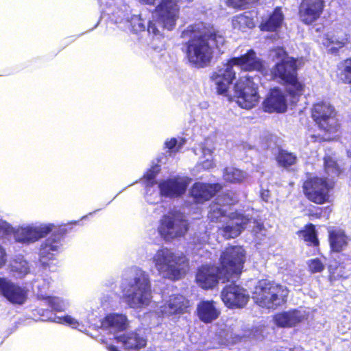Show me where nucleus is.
<instances>
[{
	"label": "nucleus",
	"mask_w": 351,
	"mask_h": 351,
	"mask_svg": "<svg viewBox=\"0 0 351 351\" xmlns=\"http://www.w3.org/2000/svg\"><path fill=\"white\" fill-rule=\"evenodd\" d=\"M221 189L219 184L195 182L190 190V195L195 202L203 203L214 197Z\"/></svg>",
	"instance_id": "nucleus-18"
},
{
	"label": "nucleus",
	"mask_w": 351,
	"mask_h": 351,
	"mask_svg": "<svg viewBox=\"0 0 351 351\" xmlns=\"http://www.w3.org/2000/svg\"><path fill=\"white\" fill-rule=\"evenodd\" d=\"M114 339L122 343L127 350H138L147 345V339L135 332L117 336Z\"/></svg>",
	"instance_id": "nucleus-24"
},
{
	"label": "nucleus",
	"mask_w": 351,
	"mask_h": 351,
	"mask_svg": "<svg viewBox=\"0 0 351 351\" xmlns=\"http://www.w3.org/2000/svg\"><path fill=\"white\" fill-rule=\"evenodd\" d=\"M182 141V142L178 143L177 138L172 137L165 142V147L168 149L169 155L175 154L180 150L184 142L183 138Z\"/></svg>",
	"instance_id": "nucleus-35"
},
{
	"label": "nucleus",
	"mask_w": 351,
	"mask_h": 351,
	"mask_svg": "<svg viewBox=\"0 0 351 351\" xmlns=\"http://www.w3.org/2000/svg\"><path fill=\"white\" fill-rule=\"evenodd\" d=\"M190 301L182 294H173L162 306V313L168 316L182 315L190 313Z\"/></svg>",
	"instance_id": "nucleus-16"
},
{
	"label": "nucleus",
	"mask_w": 351,
	"mask_h": 351,
	"mask_svg": "<svg viewBox=\"0 0 351 351\" xmlns=\"http://www.w3.org/2000/svg\"><path fill=\"white\" fill-rule=\"evenodd\" d=\"M308 265L312 273L321 272L324 268V264L319 258H313L309 260L308 261Z\"/></svg>",
	"instance_id": "nucleus-39"
},
{
	"label": "nucleus",
	"mask_w": 351,
	"mask_h": 351,
	"mask_svg": "<svg viewBox=\"0 0 351 351\" xmlns=\"http://www.w3.org/2000/svg\"><path fill=\"white\" fill-rule=\"evenodd\" d=\"M191 180L188 177L180 176L162 180L158 185L160 195L169 198L182 197L186 192Z\"/></svg>",
	"instance_id": "nucleus-13"
},
{
	"label": "nucleus",
	"mask_w": 351,
	"mask_h": 351,
	"mask_svg": "<svg viewBox=\"0 0 351 351\" xmlns=\"http://www.w3.org/2000/svg\"><path fill=\"white\" fill-rule=\"evenodd\" d=\"M258 0H243V10L248 8L247 5L256 3Z\"/></svg>",
	"instance_id": "nucleus-50"
},
{
	"label": "nucleus",
	"mask_w": 351,
	"mask_h": 351,
	"mask_svg": "<svg viewBox=\"0 0 351 351\" xmlns=\"http://www.w3.org/2000/svg\"><path fill=\"white\" fill-rule=\"evenodd\" d=\"M64 321L66 324H68L69 325L72 326H75L78 324V322L75 319H74L69 315H66L64 317Z\"/></svg>",
	"instance_id": "nucleus-46"
},
{
	"label": "nucleus",
	"mask_w": 351,
	"mask_h": 351,
	"mask_svg": "<svg viewBox=\"0 0 351 351\" xmlns=\"http://www.w3.org/2000/svg\"><path fill=\"white\" fill-rule=\"evenodd\" d=\"M247 331H245V333L243 334V338L244 337L248 336L252 339H259L263 337L261 332L258 328H253L249 334H247Z\"/></svg>",
	"instance_id": "nucleus-42"
},
{
	"label": "nucleus",
	"mask_w": 351,
	"mask_h": 351,
	"mask_svg": "<svg viewBox=\"0 0 351 351\" xmlns=\"http://www.w3.org/2000/svg\"><path fill=\"white\" fill-rule=\"evenodd\" d=\"M160 169L159 166L156 165L149 169L147 172L144 174V178L149 186H153L156 182L155 178L157 174L160 172Z\"/></svg>",
	"instance_id": "nucleus-37"
},
{
	"label": "nucleus",
	"mask_w": 351,
	"mask_h": 351,
	"mask_svg": "<svg viewBox=\"0 0 351 351\" xmlns=\"http://www.w3.org/2000/svg\"><path fill=\"white\" fill-rule=\"evenodd\" d=\"M73 232L71 224H63L55 226L47 224L38 227H19L12 232L16 241L22 243H30L46 237L52 232L41 245L39 251V261L43 267L49 266L50 261L55 260L61 246V241L64 237Z\"/></svg>",
	"instance_id": "nucleus-3"
},
{
	"label": "nucleus",
	"mask_w": 351,
	"mask_h": 351,
	"mask_svg": "<svg viewBox=\"0 0 351 351\" xmlns=\"http://www.w3.org/2000/svg\"><path fill=\"white\" fill-rule=\"evenodd\" d=\"M137 26L136 27V23H134L132 25V28L134 29V31H143L145 29V26L140 21V20L138 21L137 22Z\"/></svg>",
	"instance_id": "nucleus-48"
},
{
	"label": "nucleus",
	"mask_w": 351,
	"mask_h": 351,
	"mask_svg": "<svg viewBox=\"0 0 351 351\" xmlns=\"http://www.w3.org/2000/svg\"><path fill=\"white\" fill-rule=\"evenodd\" d=\"M28 290L5 277H0V296L12 304L22 305L27 299Z\"/></svg>",
	"instance_id": "nucleus-14"
},
{
	"label": "nucleus",
	"mask_w": 351,
	"mask_h": 351,
	"mask_svg": "<svg viewBox=\"0 0 351 351\" xmlns=\"http://www.w3.org/2000/svg\"><path fill=\"white\" fill-rule=\"evenodd\" d=\"M147 4L154 5L156 0H142Z\"/></svg>",
	"instance_id": "nucleus-51"
},
{
	"label": "nucleus",
	"mask_w": 351,
	"mask_h": 351,
	"mask_svg": "<svg viewBox=\"0 0 351 351\" xmlns=\"http://www.w3.org/2000/svg\"><path fill=\"white\" fill-rule=\"evenodd\" d=\"M179 13L180 6L174 0H162L154 10L156 21L168 30L175 27Z\"/></svg>",
	"instance_id": "nucleus-12"
},
{
	"label": "nucleus",
	"mask_w": 351,
	"mask_h": 351,
	"mask_svg": "<svg viewBox=\"0 0 351 351\" xmlns=\"http://www.w3.org/2000/svg\"><path fill=\"white\" fill-rule=\"evenodd\" d=\"M241 226L237 224L236 226H226L222 228V235L226 239L235 238L241 233Z\"/></svg>",
	"instance_id": "nucleus-36"
},
{
	"label": "nucleus",
	"mask_w": 351,
	"mask_h": 351,
	"mask_svg": "<svg viewBox=\"0 0 351 351\" xmlns=\"http://www.w3.org/2000/svg\"><path fill=\"white\" fill-rule=\"evenodd\" d=\"M330 247L334 252H341L347 245L348 238L340 230H334L329 232Z\"/></svg>",
	"instance_id": "nucleus-28"
},
{
	"label": "nucleus",
	"mask_w": 351,
	"mask_h": 351,
	"mask_svg": "<svg viewBox=\"0 0 351 351\" xmlns=\"http://www.w3.org/2000/svg\"><path fill=\"white\" fill-rule=\"evenodd\" d=\"M256 14V12L254 11L243 12V23H245V26L248 28L254 27L256 25L254 19Z\"/></svg>",
	"instance_id": "nucleus-38"
},
{
	"label": "nucleus",
	"mask_w": 351,
	"mask_h": 351,
	"mask_svg": "<svg viewBox=\"0 0 351 351\" xmlns=\"http://www.w3.org/2000/svg\"><path fill=\"white\" fill-rule=\"evenodd\" d=\"M287 101L284 93L278 88L271 90L264 101L265 111L268 112H282L287 110Z\"/></svg>",
	"instance_id": "nucleus-22"
},
{
	"label": "nucleus",
	"mask_w": 351,
	"mask_h": 351,
	"mask_svg": "<svg viewBox=\"0 0 351 351\" xmlns=\"http://www.w3.org/2000/svg\"><path fill=\"white\" fill-rule=\"evenodd\" d=\"M240 15H237L232 18V26L234 29H240L241 25H240Z\"/></svg>",
	"instance_id": "nucleus-47"
},
{
	"label": "nucleus",
	"mask_w": 351,
	"mask_h": 351,
	"mask_svg": "<svg viewBox=\"0 0 351 351\" xmlns=\"http://www.w3.org/2000/svg\"><path fill=\"white\" fill-rule=\"evenodd\" d=\"M348 40V36L344 33L339 32L337 34L328 33L324 38L323 44L326 47L332 46L329 50L332 53H335L345 45Z\"/></svg>",
	"instance_id": "nucleus-26"
},
{
	"label": "nucleus",
	"mask_w": 351,
	"mask_h": 351,
	"mask_svg": "<svg viewBox=\"0 0 351 351\" xmlns=\"http://www.w3.org/2000/svg\"><path fill=\"white\" fill-rule=\"evenodd\" d=\"M300 237L303 238L309 245H317L318 244L315 228L311 223L307 225L304 230L300 231Z\"/></svg>",
	"instance_id": "nucleus-32"
},
{
	"label": "nucleus",
	"mask_w": 351,
	"mask_h": 351,
	"mask_svg": "<svg viewBox=\"0 0 351 351\" xmlns=\"http://www.w3.org/2000/svg\"><path fill=\"white\" fill-rule=\"evenodd\" d=\"M337 75L344 83H351V58L346 60L339 65Z\"/></svg>",
	"instance_id": "nucleus-31"
},
{
	"label": "nucleus",
	"mask_w": 351,
	"mask_h": 351,
	"mask_svg": "<svg viewBox=\"0 0 351 351\" xmlns=\"http://www.w3.org/2000/svg\"><path fill=\"white\" fill-rule=\"evenodd\" d=\"M288 292L282 285L263 280L256 286L252 298L261 307L274 309L286 301Z\"/></svg>",
	"instance_id": "nucleus-7"
},
{
	"label": "nucleus",
	"mask_w": 351,
	"mask_h": 351,
	"mask_svg": "<svg viewBox=\"0 0 351 351\" xmlns=\"http://www.w3.org/2000/svg\"><path fill=\"white\" fill-rule=\"evenodd\" d=\"M306 318V314L304 311L293 309L275 315L274 321L278 326L291 328L302 322Z\"/></svg>",
	"instance_id": "nucleus-19"
},
{
	"label": "nucleus",
	"mask_w": 351,
	"mask_h": 351,
	"mask_svg": "<svg viewBox=\"0 0 351 351\" xmlns=\"http://www.w3.org/2000/svg\"><path fill=\"white\" fill-rule=\"evenodd\" d=\"M225 3L228 8H231L237 10L241 9V0H226Z\"/></svg>",
	"instance_id": "nucleus-43"
},
{
	"label": "nucleus",
	"mask_w": 351,
	"mask_h": 351,
	"mask_svg": "<svg viewBox=\"0 0 351 351\" xmlns=\"http://www.w3.org/2000/svg\"><path fill=\"white\" fill-rule=\"evenodd\" d=\"M242 147H243V149H244V147H245L243 143V145H242Z\"/></svg>",
	"instance_id": "nucleus-55"
},
{
	"label": "nucleus",
	"mask_w": 351,
	"mask_h": 351,
	"mask_svg": "<svg viewBox=\"0 0 351 351\" xmlns=\"http://www.w3.org/2000/svg\"><path fill=\"white\" fill-rule=\"evenodd\" d=\"M324 169L326 173L331 178L338 176L339 169L336 161L330 156H326L324 158Z\"/></svg>",
	"instance_id": "nucleus-33"
},
{
	"label": "nucleus",
	"mask_w": 351,
	"mask_h": 351,
	"mask_svg": "<svg viewBox=\"0 0 351 351\" xmlns=\"http://www.w3.org/2000/svg\"><path fill=\"white\" fill-rule=\"evenodd\" d=\"M278 56H282V60L273 67L271 73L275 78H279L287 85V91L292 97L302 95L303 84L298 79L296 61L294 58L287 56L282 48L276 49Z\"/></svg>",
	"instance_id": "nucleus-5"
},
{
	"label": "nucleus",
	"mask_w": 351,
	"mask_h": 351,
	"mask_svg": "<svg viewBox=\"0 0 351 351\" xmlns=\"http://www.w3.org/2000/svg\"><path fill=\"white\" fill-rule=\"evenodd\" d=\"M180 36L188 38L185 43L186 58L196 68H204L211 62L213 50L210 41L217 48L225 43L224 37L213 25L203 21H196L188 25Z\"/></svg>",
	"instance_id": "nucleus-1"
},
{
	"label": "nucleus",
	"mask_w": 351,
	"mask_h": 351,
	"mask_svg": "<svg viewBox=\"0 0 351 351\" xmlns=\"http://www.w3.org/2000/svg\"><path fill=\"white\" fill-rule=\"evenodd\" d=\"M13 232V228L8 223L0 219V237L10 235Z\"/></svg>",
	"instance_id": "nucleus-40"
},
{
	"label": "nucleus",
	"mask_w": 351,
	"mask_h": 351,
	"mask_svg": "<svg viewBox=\"0 0 351 351\" xmlns=\"http://www.w3.org/2000/svg\"><path fill=\"white\" fill-rule=\"evenodd\" d=\"M223 215V210L219 208L212 209L208 213V217L211 221H216L218 217Z\"/></svg>",
	"instance_id": "nucleus-41"
},
{
	"label": "nucleus",
	"mask_w": 351,
	"mask_h": 351,
	"mask_svg": "<svg viewBox=\"0 0 351 351\" xmlns=\"http://www.w3.org/2000/svg\"><path fill=\"white\" fill-rule=\"evenodd\" d=\"M312 117L319 128L329 133L336 132L339 128L336 111L327 101L315 104L312 108Z\"/></svg>",
	"instance_id": "nucleus-10"
},
{
	"label": "nucleus",
	"mask_w": 351,
	"mask_h": 351,
	"mask_svg": "<svg viewBox=\"0 0 351 351\" xmlns=\"http://www.w3.org/2000/svg\"><path fill=\"white\" fill-rule=\"evenodd\" d=\"M276 160L279 166L287 168L295 165L298 158L293 153L280 149L276 156Z\"/></svg>",
	"instance_id": "nucleus-30"
},
{
	"label": "nucleus",
	"mask_w": 351,
	"mask_h": 351,
	"mask_svg": "<svg viewBox=\"0 0 351 351\" xmlns=\"http://www.w3.org/2000/svg\"><path fill=\"white\" fill-rule=\"evenodd\" d=\"M234 66H241V56L230 58L222 66H217L210 78L215 86L217 95L225 96L229 102L235 101L241 107L239 100L241 97V82H236L233 86V94L228 93L230 85L236 78V72L233 70Z\"/></svg>",
	"instance_id": "nucleus-4"
},
{
	"label": "nucleus",
	"mask_w": 351,
	"mask_h": 351,
	"mask_svg": "<svg viewBox=\"0 0 351 351\" xmlns=\"http://www.w3.org/2000/svg\"><path fill=\"white\" fill-rule=\"evenodd\" d=\"M235 280L231 281V284L226 285L221 292L222 301L230 308L241 306V288L239 285L234 284Z\"/></svg>",
	"instance_id": "nucleus-21"
},
{
	"label": "nucleus",
	"mask_w": 351,
	"mask_h": 351,
	"mask_svg": "<svg viewBox=\"0 0 351 351\" xmlns=\"http://www.w3.org/2000/svg\"><path fill=\"white\" fill-rule=\"evenodd\" d=\"M37 298L38 300L43 301L51 310L56 311L62 310L58 298L42 294H38Z\"/></svg>",
	"instance_id": "nucleus-34"
},
{
	"label": "nucleus",
	"mask_w": 351,
	"mask_h": 351,
	"mask_svg": "<svg viewBox=\"0 0 351 351\" xmlns=\"http://www.w3.org/2000/svg\"><path fill=\"white\" fill-rule=\"evenodd\" d=\"M153 262L160 274L173 280L182 278L184 274L182 265L188 263L183 254L177 255L167 247L158 250L153 256Z\"/></svg>",
	"instance_id": "nucleus-6"
},
{
	"label": "nucleus",
	"mask_w": 351,
	"mask_h": 351,
	"mask_svg": "<svg viewBox=\"0 0 351 351\" xmlns=\"http://www.w3.org/2000/svg\"><path fill=\"white\" fill-rule=\"evenodd\" d=\"M189 230V223L180 214L170 213L164 215L160 220L158 230L166 241L183 237Z\"/></svg>",
	"instance_id": "nucleus-9"
},
{
	"label": "nucleus",
	"mask_w": 351,
	"mask_h": 351,
	"mask_svg": "<svg viewBox=\"0 0 351 351\" xmlns=\"http://www.w3.org/2000/svg\"><path fill=\"white\" fill-rule=\"evenodd\" d=\"M284 20V14L281 8L277 7L268 19L263 21L260 25L262 31L274 32L279 28Z\"/></svg>",
	"instance_id": "nucleus-27"
},
{
	"label": "nucleus",
	"mask_w": 351,
	"mask_h": 351,
	"mask_svg": "<svg viewBox=\"0 0 351 351\" xmlns=\"http://www.w3.org/2000/svg\"><path fill=\"white\" fill-rule=\"evenodd\" d=\"M196 315L199 319L205 323H211L217 319L220 311L216 306V302L213 300H201L197 305Z\"/></svg>",
	"instance_id": "nucleus-23"
},
{
	"label": "nucleus",
	"mask_w": 351,
	"mask_h": 351,
	"mask_svg": "<svg viewBox=\"0 0 351 351\" xmlns=\"http://www.w3.org/2000/svg\"><path fill=\"white\" fill-rule=\"evenodd\" d=\"M101 325L106 328H112L117 331H123L127 328L126 316L119 313H110L101 321Z\"/></svg>",
	"instance_id": "nucleus-25"
},
{
	"label": "nucleus",
	"mask_w": 351,
	"mask_h": 351,
	"mask_svg": "<svg viewBox=\"0 0 351 351\" xmlns=\"http://www.w3.org/2000/svg\"><path fill=\"white\" fill-rule=\"evenodd\" d=\"M333 188V182L328 178L313 177L304 182V192L307 198L318 204L329 199V192Z\"/></svg>",
	"instance_id": "nucleus-11"
},
{
	"label": "nucleus",
	"mask_w": 351,
	"mask_h": 351,
	"mask_svg": "<svg viewBox=\"0 0 351 351\" xmlns=\"http://www.w3.org/2000/svg\"><path fill=\"white\" fill-rule=\"evenodd\" d=\"M324 7V0H302L299 9L301 21L306 25L312 24L319 18Z\"/></svg>",
	"instance_id": "nucleus-15"
},
{
	"label": "nucleus",
	"mask_w": 351,
	"mask_h": 351,
	"mask_svg": "<svg viewBox=\"0 0 351 351\" xmlns=\"http://www.w3.org/2000/svg\"><path fill=\"white\" fill-rule=\"evenodd\" d=\"M123 298L130 308L148 305L151 297L149 278L145 272H140L123 289Z\"/></svg>",
	"instance_id": "nucleus-8"
},
{
	"label": "nucleus",
	"mask_w": 351,
	"mask_h": 351,
	"mask_svg": "<svg viewBox=\"0 0 351 351\" xmlns=\"http://www.w3.org/2000/svg\"><path fill=\"white\" fill-rule=\"evenodd\" d=\"M348 154L350 157H351V148L348 150Z\"/></svg>",
	"instance_id": "nucleus-54"
},
{
	"label": "nucleus",
	"mask_w": 351,
	"mask_h": 351,
	"mask_svg": "<svg viewBox=\"0 0 351 351\" xmlns=\"http://www.w3.org/2000/svg\"><path fill=\"white\" fill-rule=\"evenodd\" d=\"M242 297H243V303L245 302V299L246 298V295L245 293V290L243 289V295H242Z\"/></svg>",
	"instance_id": "nucleus-52"
},
{
	"label": "nucleus",
	"mask_w": 351,
	"mask_h": 351,
	"mask_svg": "<svg viewBox=\"0 0 351 351\" xmlns=\"http://www.w3.org/2000/svg\"><path fill=\"white\" fill-rule=\"evenodd\" d=\"M243 108L251 109L258 101L257 84L254 78L245 75L243 77Z\"/></svg>",
	"instance_id": "nucleus-20"
},
{
	"label": "nucleus",
	"mask_w": 351,
	"mask_h": 351,
	"mask_svg": "<svg viewBox=\"0 0 351 351\" xmlns=\"http://www.w3.org/2000/svg\"><path fill=\"white\" fill-rule=\"evenodd\" d=\"M263 68L262 61L256 57L255 52L250 49L243 55V70H261Z\"/></svg>",
	"instance_id": "nucleus-29"
},
{
	"label": "nucleus",
	"mask_w": 351,
	"mask_h": 351,
	"mask_svg": "<svg viewBox=\"0 0 351 351\" xmlns=\"http://www.w3.org/2000/svg\"><path fill=\"white\" fill-rule=\"evenodd\" d=\"M289 351H301L300 348H294L293 350H289Z\"/></svg>",
	"instance_id": "nucleus-53"
},
{
	"label": "nucleus",
	"mask_w": 351,
	"mask_h": 351,
	"mask_svg": "<svg viewBox=\"0 0 351 351\" xmlns=\"http://www.w3.org/2000/svg\"><path fill=\"white\" fill-rule=\"evenodd\" d=\"M147 31L149 34H153L154 36H157L160 34V31L157 28L156 23L154 21H149L147 26Z\"/></svg>",
	"instance_id": "nucleus-44"
},
{
	"label": "nucleus",
	"mask_w": 351,
	"mask_h": 351,
	"mask_svg": "<svg viewBox=\"0 0 351 351\" xmlns=\"http://www.w3.org/2000/svg\"><path fill=\"white\" fill-rule=\"evenodd\" d=\"M248 216L249 215L243 213V231L247 230L251 232L256 244H261L266 237L267 229L265 228L263 221L258 218V215L256 213L252 210L251 217Z\"/></svg>",
	"instance_id": "nucleus-17"
},
{
	"label": "nucleus",
	"mask_w": 351,
	"mask_h": 351,
	"mask_svg": "<svg viewBox=\"0 0 351 351\" xmlns=\"http://www.w3.org/2000/svg\"><path fill=\"white\" fill-rule=\"evenodd\" d=\"M6 263V253L3 247L0 245V268Z\"/></svg>",
	"instance_id": "nucleus-45"
},
{
	"label": "nucleus",
	"mask_w": 351,
	"mask_h": 351,
	"mask_svg": "<svg viewBox=\"0 0 351 351\" xmlns=\"http://www.w3.org/2000/svg\"><path fill=\"white\" fill-rule=\"evenodd\" d=\"M262 199L266 202H269V191L268 190H264L261 193Z\"/></svg>",
	"instance_id": "nucleus-49"
},
{
	"label": "nucleus",
	"mask_w": 351,
	"mask_h": 351,
	"mask_svg": "<svg viewBox=\"0 0 351 351\" xmlns=\"http://www.w3.org/2000/svg\"><path fill=\"white\" fill-rule=\"evenodd\" d=\"M241 274V247L229 246L221 252L219 265H202L197 270L195 281L204 290L213 289L219 282L239 279Z\"/></svg>",
	"instance_id": "nucleus-2"
}]
</instances>
